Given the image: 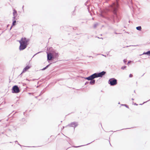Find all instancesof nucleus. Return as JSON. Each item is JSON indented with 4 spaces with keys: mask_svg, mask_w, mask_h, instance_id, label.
<instances>
[{
    "mask_svg": "<svg viewBox=\"0 0 150 150\" xmlns=\"http://www.w3.org/2000/svg\"><path fill=\"white\" fill-rule=\"evenodd\" d=\"M116 2H114L110 6L108 10L112 13L109 15L107 18L108 20L112 24H114L116 20L117 22L120 21L121 16L120 14L117 12L119 8V0H116Z\"/></svg>",
    "mask_w": 150,
    "mask_h": 150,
    "instance_id": "obj_1",
    "label": "nucleus"
},
{
    "mask_svg": "<svg viewBox=\"0 0 150 150\" xmlns=\"http://www.w3.org/2000/svg\"><path fill=\"white\" fill-rule=\"evenodd\" d=\"M30 41L29 39L26 38H22L21 40L19 41L20 43L19 49L20 51L23 50L25 49L29 44L28 42Z\"/></svg>",
    "mask_w": 150,
    "mask_h": 150,
    "instance_id": "obj_2",
    "label": "nucleus"
},
{
    "mask_svg": "<svg viewBox=\"0 0 150 150\" xmlns=\"http://www.w3.org/2000/svg\"><path fill=\"white\" fill-rule=\"evenodd\" d=\"M108 83L110 86H114L117 84V80L114 78H112L109 79Z\"/></svg>",
    "mask_w": 150,
    "mask_h": 150,
    "instance_id": "obj_3",
    "label": "nucleus"
},
{
    "mask_svg": "<svg viewBox=\"0 0 150 150\" xmlns=\"http://www.w3.org/2000/svg\"><path fill=\"white\" fill-rule=\"evenodd\" d=\"M12 92L13 93H18L20 92V89L17 85L13 86L11 89Z\"/></svg>",
    "mask_w": 150,
    "mask_h": 150,
    "instance_id": "obj_4",
    "label": "nucleus"
},
{
    "mask_svg": "<svg viewBox=\"0 0 150 150\" xmlns=\"http://www.w3.org/2000/svg\"><path fill=\"white\" fill-rule=\"evenodd\" d=\"M78 125V123L77 122H73L69 124L67 126H69L70 127H74V128L77 127Z\"/></svg>",
    "mask_w": 150,
    "mask_h": 150,
    "instance_id": "obj_5",
    "label": "nucleus"
},
{
    "mask_svg": "<svg viewBox=\"0 0 150 150\" xmlns=\"http://www.w3.org/2000/svg\"><path fill=\"white\" fill-rule=\"evenodd\" d=\"M47 60H50L51 59H53L52 57V52H47Z\"/></svg>",
    "mask_w": 150,
    "mask_h": 150,
    "instance_id": "obj_6",
    "label": "nucleus"
},
{
    "mask_svg": "<svg viewBox=\"0 0 150 150\" xmlns=\"http://www.w3.org/2000/svg\"><path fill=\"white\" fill-rule=\"evenodd\" d=\"M52 53L53 59L57 58L59 56V54L58 53L53 51L52 52Z\"/></svg>",
    "mask_w": 150,
    "mask_h": 150,
    "instance_id": "obj_7",
    "label": "nucleus"
},
{
    "mask_svg": "<svg viewBox=\"0 0 150 150\" xmlns=\"http://www.w3.org/2000/svg\"><path fill=\"white\" fill-rule=\"evenodd\" d=\"M106 73L105 71H103L101 72L98 73V77H102Z\"/></svg>",
    "mask_w": 150,
    "mask_h": 150,
    "instance_id": "obj_8",
    "label": "nucleus"
},
{
    "mask_svg": "<svg viewBox=\"0 0 150 150\" xmlns=\"http://www.w3.org/2000/svg\"><path fill=\"white\" fill-rule=\"evenodd\" d=\"M31 67L29 66L28 65L26 67H25L23 69L22 72L21 73V74L20 75H21L23 73H24L25 72H26Z\"/></svg>",
    "mask_w": 150,
    "mask_h": 150,
    "instance_id": "obj_9",
    "label": "nucleus"
},
{
    "mask_svg": "<svg viewBox=\"0 0 150 150\" xmlns=\"http://www.w3.org/2000/svg\"><path fill=\"white\" fill-rule=\"evenodd\" d=\"M85 79L88 81H90V80H94L93 78V76H92V74L88 77L85 78Z\"/></svg>",
    "mask_w": 150,
    "mask_h": 150,
    "instance_id": "obj_10",
    "label": "nucleus"
},
{
    "mask_svg": "<svg viewBox=\"0 0 150 150\" xmlns=\"http://www.w3.org/2000/svg\"><path fill=\"white\" fill-rule=\"evenodd\" d=\"M94 79L98 77V73H96L92 74Z\"/></svg>",
    "mask_w": 150,
    "mask_h": 150,
    "instance_id": "obj_11",
    "label": "nucleus"
},
{
    "mask_svg": "<svg viewBox=\"0 0 150 150\" xmlns=\"http://www.w3.org/2000/svg\"><path fill=\"white\" fill-rule=\"evenodd\" d=\"M94 79L98 77V73H96L92 74Z\"/></svg>",
    "mask_w": 150,
    "mask_h": 150,
    "instance_id": "obj_12",
    "label": "nucleus"
},
{
    "mask_svg": "<svg viewBox=\"0 0 150 150\" xmlns=\"http://www.w3.org/2000/svg\"><path fill=\"white\" fill-rule=\"evenodd\" d=\"M13 23H12V25L11 26V27L10 30H11V28L13 26H14L16 25V20H13Z\"/></svg>",
    "mask_w": 150,
    "mask_h": 150,
    "instance_id": "obj_13",
    "label": "nucleus"
},
{
    "mask_svg": "<svg viewBox=\"0 0 150 150\" xmlns=\"http://www.w3.org/2000/svg\"><path fill=\"white\" fill-rule=\"evenodd\" d=\"M91 81L89 82V83L91 85H94L95 83V80H90Z\"/></svg>",
    "mask_w": 150,
    "mask_h": 150,
    "instance_id": "obj_14",
    "label": "nucleus"
},
{
    "mask_svg": "<svg viewBox=\"0 0 150 150\" xmlns=\"http://www.w3.org/2000/svg\"><path fill=\"white\" fill-rule=\"evenodd\" d=\"M13 16H17V11L15 9L13 10Z\"/></svg>",
    "mask_w": 150,
    "mask_h": 150,
    "instance_id": "obj_15",
    "label": "nucleus"
},
{
    "mask_svg": "<svg viewBox=\"0 0 150 150\" xmlns=\"http://www.w3.org/2000/svg\"><path fill=\"white\" fill-rule=\"evenodd\" d=\"M143 54H147L148 55H150V50L146 52H144Z\"/></svg>",
    "mask_w": 150,
    "mask_h": 150,
    "instance_id": "obj_16",
    "label": "nucleus"
},
{
    "mask_svg": "<svg viewBox=\"0 0 150 150\" xmlns=\"http://www.w3.org/2000/svg\"><path fill=\"white\" fill-rule=\"evenodd\" d=\"M52 64V63H50V64H49L48 65H47L46 67H45L43 68L42 69V70H45V69H47V68H48V67L51 64Z\"/></svg>",
    "mask_w": 150,
    "mask_h": 150,
    "instance_id": "obj_17",
    "label": "nucleus"
},
{
    "mask_svg": "<svg viewBox=\"0 0 150 150\" xmlns=\"http://www.w3.org/2000/svg\"><path fill=\"white\" fill-rule=\"evenodd\" d=\"M136 29L138 30L141 31L142 30V27L141 26H138L136 27Z\"/></svg>",
    "mask_w": 150,
    "mask_h": 150,
    "instance_id": "obj_18",
    "label": "nucleus"
},
{
    "mask_svg": "<svg viewBox=\"0 0 150 150\" xmlns=\"http://www.w3.org/2000/svg\"><path fill=\"white\" fill-rule=\"evenodd\" d=\"M91 142V143H89L86 144V145H88L89 144H90V143H91L92 142ZM84 146V145H81V146H74V147H75V148H77V147H81V146Z\"/></svg>",
    "mask_w": 150,
    "mask_h": 150,
    "instance_id": "obj_19",
    "label": "nucleus"
},
{
    "mask_svg": "<svg viewBox=\"0 0 150 150\" xmlns=\"http://www.w3.org/2000/svg\"><path fill=\"white\" fill-rule=\"evenodd\" d=\"M122 106H125V107H126V108H129L128 106V105H126V104H122Z\"/></svg>",
    "mask_w": 150,
    "mask_h": 150,
    "instance_id": "obj_20",
    "label": "nucleus"
},
{
    "mask_svg": "<svg viewBox=\"0 0 150 150\" xmlns=\"http://www.w3.org/2000/svg\"><path fill=\"white\" fill-rule=\"evenodd\" d=\"M97 25H98V24H97V23L94 24V26H93V27L95 28H96Z\"/></svg>",
    "mask_w": 150,
    "mask_h": 150,
    "instance_id": "obj_21",
    "label": "nucleus"
},
{
    "mask_svg": "<svg viewBox=\"0 0 150 150\" xmlns=\"http://www.w3.org/2000/svg\"><path fill=\"white\" fill-rule=\"evenodd\" d=\"M126 67V66H123L121 67V69H124Z\"/></svg>",
    "mask_w": 150,
    "mask_h": 150,
    "instance_id": "obj_22",
    "label": "nucleus"
},
{
    "mask_svg": "<svg viewBox=\"0 0 150 150\" xmlns=\"http://www.w3.org/2000/svg\"><path fill=\"white\" fill-rule=\"evenodd\" d=\"M17 16H13V20H15L16 19V17Z\"/></svg>",
    "mask_w": 150,
    "mask_h": 150,
    "instance_id": "obj_23",
    "label": "nucleus"
},
{
    "mask_svg": "<svg viewBox=\"0 0 150 150\" xmlns=\"http://www.w3.org/2000/svg\"><path fill=\"white\" fill-rule=\"evenodd\" d=\"M127 60L126 59H124L123 60L124 62L125 63L127 62Z\"/></svg>",
    "mask_w": 150,
    "mask_h": 150,
    "instance_id": "obj_24",
    "label": "nucleus"
},
{
    "mask_svg": "<svg viewBox=\"0 0 150 150\" xmlns=\"http://www.w3.org/2000/svg\"><path fill=\"white\" fill-rule=\"evenodd\" d=\"M137 45H130V46H126V47H130V46H137Z\"/></svg>",
    "mask_w": 150,
    "mask_h": 150,
    "instance_id": "obj_25",
    "label": "nucleus"
},
{
    "mask_svg": "<svg viewBox=\"0 0 150 150\" xmlns=\"http://www.w3.org/2000/svg\"><path fill=\"white\" fill-rule=\"evenodd\" d=\"M132 76H133V75L132 74H129V77H132Z\"/></svg>",
    "mask_w": 150,
    "mask_h": 150,
    "instance_id": "obj_26",
    "label": "nucleus"
},
{
    "mask_svg": "<svg viewBox=\"0 0 150 150\" xmlns=\"http://www.w3.org/2000/svg\"><path fill=\"white\" fill-rule=\"evenodd\" d=\"M89 83V82L87 81L85 83V85H87V84L88 83Z\"/></svg>",
    "mask_w": 150,
    "mask_h": 150,
    "instance_id": "obj_27",
    "label": "nucleus"
},
{
    "mask_svg": "<svg viewBox=\"0 0 150 150\" xmlns=\"http://www.w3.org/2000/svg\"><path fill=\"white\" fill-rule=\"evenodd\" d=\"M15 143H18V145H19L20 146H21V145L20 144L18 143V141H15Z\"/></svg>",
    "mask_w": 150,
    "mask_h": 150,
    "instance_id": "obj_28",
    "label": "nucleus"
},
{
    "mask_svg": "<svg viewBox=\"0 0 150 150\" xmlns=\"http://www.w3.org/2000/svg\"><path fill=\"white\" fill-rule=\"evenodd\" d=\"M131 62H132V61H129L128 62L127 64H128L129 63H131Z\"/></svg>",
    "mask_w": 150,
    "mask_h": 150,
    "instance_id": "obj_29",
    "label": "nucleus"
},
{
    "mask_svg": "<svg viewBox=\"0 0 150 150\" xmlns=\"http://www.w3.org/2000/svg\"><path fill=\"white\" fill-rule=\"evenodd\" d=\"M4 132H2L1 133H0V135H1V134H4Z\"/></svg>",
    "mask_w": 150,
    "mask_h": 150,
    "instance_id": "obj_30",
    "label": "nucleus"
},
{
    "mask_svg": "<svg viewBox=\"0 0 150 150\" xmlns=\"http://www.w3.org/2000/svg\"><path fill=\"white\" fill-rule=\"evenodd\" d=\"M22 121H25V120L24 118H23L22 119Z\"/></svg>",
    "mask_w": 150,
    "mask_h": 150,
    "instance_id": "obj_31",
    "label": "nucleus"
},
{
    "mask_svg": "<svg viewBox=\"0 0 150 150\" xmlns=\"http://www.w3.org/2000/svg\"><path fill=\"white\" fill-rule=\"evenodd\" d=\"M114 33H115V34H120V33H117V32H114Z\"/></svg>",
    "mask_w": 150,
    "mask_h": 150,
    "instance_id": "obj_32",
    "label": "nucleus"
},
{
    "mask_svg": "<svg viewBox=\"0 0 150 150\" xmlns=\"http://www.w3.org/2000/svg\"><path fill=\"white\" fill-rule=\"evenodd\" d=\"M150 100V99L149 100H148L147 101H146V102H144L143 103V104H144V103H146L147 101H149V100Z\"/></svg>",
    "mask_w": 150,
    "mask_h": 150,
    "instance_id": "obj_33",
    "label": "nucleus"
},
{
    "mask_svg": "<svg viewBox=\"0 0 150 150\" xmlns=\"http://www.w3.org/2000/svg\"><path fill=\"white\" fill-rule=\"evenodd\" d=\"M40 52H38V53H36V54H35V55H34L33 56V57L36 54H38Z\"/></svg>",
    "mask_w": 150,
    "mask_h": 150,
    "instance_id": "obj_34",
    "label": "nucleus"
},
{
    "mask_svg": "<svg viewBox=\"0 0 150 150\" xmlns=\"http://www.w3.org/2000/svg\"><path fill=\"white\" fill-rule=\"evenodd\" d=\"M26 85V84L25 83H23V86H25V85Z\"/></svg>",
    "mask_w": 150,
    "mask_h": 150,
    "instance_id": "obj_35",
    "label": "nucleus"
},
{
    "mask_svg": "<svg viewBox=\"0 0 150 150\" xmlns=\"http://www.w3.org/2000/svg\"><path fill=\"white\" fill-rule=\"evenodd\" d=\"M43 93V92H42V91L41 92L40 94V95L41 94H42Z\"/></svg>",
    "mask_w": 150,
    "mask_h": 150,
    "instance_id": "obj_36",
    "label": "nucleus"
},
{
    "mask_svg": "<svg viewBox=\"0 0 150 150\" xmlns=\"http://www.w3.org/2000/svg\"><path fill=\"white\" fill-rule=\"evenodd\" d=\"M23 8H24V6H23L22 7V9H23V11H24V9H23Z\"/></svg>",
    "mask_w": 150,
    "mask_h": 150,
    "instance_id": "obj_37",
    "label": "nucleus"
},
{
    "mask_svg": "<svg viewBox=\"0 0 150 150\" xmlns=\"http://www.w3.org/2000/svg\"><path fill=\"white\" fill-rule=\"evenodd\" d=\"M28 94H29V95H30V94H32V93H28Z\"/></svg>",
    "mask_w": 150,
    "mask_h": 150,
    "instance_id": "obj_38",
    "label": "nucleus"
},
{
    "mask_svg": "<svg viewBox=\"0 0 150 150\" xmlns=\"http://www.w3.org/2000/svg\"><path fill=\"white\" fill-rule=\"evenodd\" d=\"M134 105H137V104L136 103H135L134 104Z\"/></svg>",
    "mask_w": 150,
    "mask_h": 150,
    "instance_id": "obj_39",
    "label": "nucleus"
},
{
    "mask_svg": "<svg viewBox=\"0 0 150 150\" xmlns=\"http://www.w3.org/2000/svg\"><path fill=\"white\" fill-rule=\"evenodd\" d=\"M130 129V128H125V129Z\"/></svg>",
    "mask_w": 150,
    "mask_h": 150,
    "instance_id": "obj_40",
    "label": "nucleus"
},
{
    "mask_svg": "<svg viewBox=\"0 0 150 150\" xmlns=\"http://www.w3.org/2000/svg\"><path fill=\"white\" fill-rule=\"evenodd\" d=\"M132 100H134V99H133V98H132Z\"/></svg>",
    "mask_w": 150,
    "mask_h": 150,
    "instance_id": "obj_41",
    "label": "nucleus"
},
{
    "mask_svg": "<svg viewBox=\"0 0 150 150\" xmlns=\"http://www.w3.org/2000/svg\"><path fill=\"white\" fill-rule=\"evenodd\" d=\"M26 80H28V81H29V80H28V79H26Z\"/></svg>",
    "mask_w": 150,
    "mask_h": 150,
    "instance_id": "obj_42",
    "label": "nucleus"
},
{
    "mask_svg": "<svg viewBox=\"0 0 150 150\" xmlns=\"http://www.w3.org/2000/svg\"><path fill=\"white\" fill-rule=\"evenodd\" d=\"M69 139V140H68L67 141H69V140L70 139V138H68Z\"/></svg>",
    "mask_w": 150,
    "mask_h": 150,
    "instance_id": "obj_43",
    "label": "nucleus"
},
{
    "mask_svg": "<svg viewBox=\"0 0 150 150\" xmlns=\"http://www.w3.org/2000/svg\"><path fill=\"white\" fill-rule=\"evenodd\" d=\"M123 129H121L120 130H123Z\"/></svg>",
    "mask_w": 150,
    "mask_h": 150,
    "instance_id": "obj_44",
    "label": "nucleus"
},
{
    "mask_svg": "<svg viewBox=\"0 0 150 150\" xmlns=\"http://www.w3.org/2000/svg\"><path fill=\"white\" fill-rule=\"evenodd\" d=\"M9 131H10V129H9Z\"/></svg>",
    "mask_w": 150,
    "mask_h": 150,
    "instance_id": "obj_45",
    "label": "nucleus"
},
{
    "mask_svg": "<svg viewBox=\"0 0 150 150\" xmlns=\"http://www.w3.org/2000/svg\"><path fill=\"white\" fill-rule=\"evenodd\" d=\"M64 127H63V128H64Z\"/></svg>",
    "mask_w": 150,
    "mask_h": 150,
    "instance_id": "obj_46",
    "label": "nucleus"
},
{
    "mask_svg": "<svg viewBox=\"0 0 150 150\" xmlns=\"http://www.w3.org/2000/svg\"><path fill=\"white\" fill-rule=\"evenodd\" d=\"M92 19H93V18H92Z\"/></svg>",
    "mask_w": 150,
    "mask_h": 150,
    "instance_id": "obj_47",
    "label": "nucleus"
},
{
    "mask_svg": "<svg viewBox=\"0 0 150 150\" xmlns=\"http://www.w3.org/2000/svg\"><path fill=\"white\" fill-rule=\"evenodd\" d=\"M120 103V102L118 104H119Z\"/></svg>",
    "mask_w": 150,
    "mask_h": 150,
    "instance_id": "obj_48",
    "label": "nucleus"
}]
</instances>
